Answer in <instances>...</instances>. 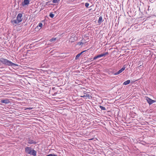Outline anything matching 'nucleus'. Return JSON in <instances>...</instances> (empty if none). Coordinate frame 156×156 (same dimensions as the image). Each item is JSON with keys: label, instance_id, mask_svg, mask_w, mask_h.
Listing matches in <instances>:
<instances>
[{"label": "nucleus", "instance_id": "nucleus-14", "mask_svg": "<svg viewBox=\"0 0 156 156\" xmlns=\"http://www.w3.org/2000/svg\"><path fill=\"white\" fill-rule=\"evenodd\" d=\"M60 1V0H53L52 2L53 3H58Z\"/></svg>", "mask_w": 156, "mask_h": 156}, {"label": "nucleus", "instance_id": "nucleus-11", "mask_svg": "<svg viewBox=\"0 0 156 156\" xmlns=\"http://www.w3.org/2000/svg\"><path fill=\"white\" fill-rule=\"evenodd\" d=\"M122 72V70L120 69L117 72L115 73H114V75H117L119 74L120 73H121Z\"/></svg>", "mask_w": 156, "mask_h": 156}, {"label": "nucleus", "instance_id": "nucleus-2", "mask_svg": "<svg viewBox=\"0 0 156 156\" xmlns=\"http://www.w3.org/2000/svg\"><path fill=\"white\" fill-rule=\"evenodd\" d=\"M23 14L22 13H19L16 17V20H13L11 21V22L14 25L15 24H18L21 22L22 21V17Z\"/></svg>", "mask_w": 156, "mask_h": 156}, {"label": "nucleus", "instance_id": "nucleus-21", "mask_svg": "<svg viewBox=\"0 0 156 156\" xmlns=\"http://www.w3.org/2000/svg\"><path fill=\"white\" fill-rule=\"evenodd\" d=\"M89 3H86L85 4V6L87 8H88L89 6Z\"/></svg>", "mask_w": 156, "mask_h": 156}, {"label": "nucleus", "instance_id": "nucleus-17", "mask_svg": "<svg viewBox=\"0 0 156 156\" xmlns=\"http://www.w3.org/2000/svg\"><path fill=\"white\" fill-rule=\"evenodd\" d=\"M56 40V38H52L50 39V41L52 42L53 41H55Z\"/></svg>", "mask_w": 156, "mask_h": 156}, {"label": "nucleus", "instance_id": "nucleus-18", "mask_svg": "<svg viewBox=\"0 0 156 156\" xmlns=\"http://www.w3.org/2000/svg\"><path fill=\"white\" fill-rule=\"evenodd\" d=\"M103 55V56H105L107 55H108V52H106L105 53L102 54Z\"/></svg>", "mask_w": 156, "mask_h": 156}, {"label": "nucleus", "instance_id": "nucleus-8", "mask_svg": "<svg viewBox=\"0 0 156 156\" xmlns=\"http://www.w3.org/2000/svg\"><path fill=\"white\" fill-rule=\"evenodd\" d=\"M28 143L29 144H36V142L34 141L33 140H28Z\"/></svg>", "mask_w": 156, "mask_h": 156}, {"label": "nucleus", "instance_id": "nucleus-9", "mask_svg": "<svg viewBox=\"0 0 156 156\" xmlns=\"http://www.w3.org/2000/svg\"><path fill=\"white\" fill-rule=\"evenodd\" d=\"M130 80H127V81H125L123 83V84L124 85H127L129 84V83H130Z\"/></svg>", "mask_w": 156, "mask_h": 156}, {"label": "nucleus", "instance_id": "nucleus-20", "mask_svg": "<svg viewBox=\"0 0 156 156\" xmlns=\"http://www.w3.org/2000/svg\"><path fill=\"white\" fill-rule=\"evenodd\" d=\"M126 67L125 66H123L122 68L121 69V70H122V72L123 71H124Z\"/></svg>", "mask_w": 156, "mask_h": 156}, {"label": "nucleus", "instance_id": "nucleus-12", "mask_svg": "<svg viewBox=\"0 0 156 156\" xmlns=\"http://www.w3.org/2000/svg\"><path fill=\"white\" fill-rule=\"evenodd\" d=\"M83 41V40H82L80 41V42H79L78 43V44L79 45H82L83 44V41Z\"/></svg>", "mask_w": 156, "mask_h": 156}, {"label": "nucleus", "instance_id": "nucleus-16", "mask_svg": "<svg viewBox=\"0 0 156 156\" xmlns=\"http://www.w3.org/2000/svg\"><path fill=\"white\" fill-rule=\"evenodd\" d=\"M46 156H58L57 155H55L54 154H49L48 155H47Z\"/></svg>", "mask_w": 156, "mask_h": 156}, {"label": "nucleus", "instance_id": "nucleus-10", "mask_svg": "<svg viewBox=\"0 0 156 156\" xmlns=\"http://www.w3.org/2000/svg\"><path fill=\"white\" fill-rule=\"evenodd\" d=\"M103 22L102 17L101 16H100L99 17V20H98V23H100Z\"/></svg>", "mask_w": 156, "mask_h": 156}, {"label": "nucleus", "instance_id": "nucleus-19", "mask_svg": "<svg viewBox=\"0 0 156 156\" xmlns=\"http://www.w3.org/2000/svg\"><path fill=\"white\" fill-rule=\"evenodd\" d=\"M98 58H99L98 55H97L95 57H94L93 58V59L91 60V61H93L94 60H95Z\"/></svg>", "mask_w": 156, "mask_h": 156}, {"label": "nucleus", "instance_id": "nucleus-22", "mask_svg": "<svg viewBox=\"0 0 156 156\" xmlns=\"http://www.w3.org/2000/svg\"><path fill=\"white\" fill-rule=\"evenodd\" d=\"M38 26L41 27H42L43 26L42 24L41 23H39L38 24Z\"/></svg>", "mask_w": 156, "mask_h": 156}, {"label": "nucleus", "instance_id": "nucleus-13", "mask_svg": "<svg viewBox=\"0 0 156 156\" xmlns=\"http://www.w3.org/2000/svg\"><path fill=\"white\" fill-rule=\"evenodd\" d=\"M49 16L51 18H53L54 16V15L53 13L52 12H51L49 14Z\"/></svg>", "mask_w": 156, "mask_h": 156}, {"label": "nucleus", "instance_id": "nucleus-24", "mask_svg": "<svg viewBox=\"0 0 156 156\" xmlns=\"http://www.w3.org/2000/svg\"><path fill=\"white\" fill-rule=\"evenodd\" d=\"M92 58H88V60H87L86 62H90V60H92Z\"/></svg>", "mask_w": 156, "mask_h": 156}, {"label": "nucleus", "instance_id": "nucleus-29", "mask_svg": "<svg viewBox=\"0 0 156 156\" xmlns=\"http://www.w3.org/2000/svg\"><path fill=\"white\" fill-rule=\"evenodd\" d=\"M79 54H80V55H82V54H83V53H82V52H81Z\"/></svg>", "mask_w": 156, "mask_h": 156}, {"label": "nucleus", "instance_id": "nucleus-1", "mask_svg": "<svg viewBox=\"0 0 156 156\" xmlns=\"http://www.w3.org/2000/svg\"><path fill=\"white\" fill-rule=\"evenodd\" d=\"M0 62L6 66L15 67L18 66V65L8 60L2 58H0Z\"/></svg>", "mask_w": 156, "mask_h": 156}, {"label": "nucleus", "instance_id": "nucleus-28", "mask_svg": "<svg viewBox=\"0 0 156 156\" xmlns=\"http://www.w3.org/2000/svg\"><path fill=\"white\" fill-rule=\"evenodd\" d=\"M150 6H148V10H149V9H150Z\"/></svg>", "mask_w": 156, "mask_h": 156}, {"label": "nucleus", "instance_id": "nucleus-23", "mask_svg": "<svg viewBox=\"0 0 156 156\" xmlns=\"http://www.w3.org/2000/svg\"><path fill=\"white\" fill-rule=\"evenodd\" d=\"M98 55V58H101V57L103 56L102 54H100V55Z\"/></svg>", "mask_w": 156, "mask_h": 156}, {"label": "nucleus", "instance_id": "nucleus-7", "mask_svg": "<svg viewBox=\"0 0 156 156\" xmlns=\"http://www.w3.org/2000/svg\"><path fill=\"white\" fill-rule=\"evenodd\" d=\"M29 0H24L23 2H22V5L24 6L25 5H27L29 4Z\"/></svg>", "mask_w": 156, "mask_h": 156}, {"label": "nucleus", "instance_id": "nucleus-6", "mask_svg": "<svg viewBox=\"0 0 156 156\" xmlns=\"http://www.w3.org/2000/svg\"><path fill=\"white\" fill-rule=\"evenodd\" d=\"M145 98L146 100L149 105H151L153 103L156 102L155 101L152 100L151 99L148 98L147 97H145Z\"/></svg>", "mask_w": 156, "mask_h": 156}, {"label": "nucleus", "instance_id": "nucleus-27", "mask_svg": "<svg viewBox=\"0 0 156 156\" xmlns=\"http://www.w3.org/2000/svg\"><path fill=\"white\" fill-rule=\"evenodd\" d=\"M28 109H31L33 108H27Z\"/></svg>", "mask_w": 156, "mask_h": 156}, {"label": "nucleus", "instance_id": "nucleus-15", "mask_svg": "<svg viewBox=\"0 0 156 156\" xmlns=\"http://www.w3.org/2000/svg\"><path fill=\"white\" fill-rule=\"evenodd\" d=\"M80 54L79 53L76 56V58H75V59H77L80 56Z\"/></svg>", "mask_w": 156, "mask_h": 156}, {"label": "nucleus", "instance_id": "nucleus-5", "mask_svg": "<svg viewBox=\"0 0 156 156\" xmlns=\"http://www.w3.org/2000/svg\"><path fill=\"white\" fill-rule=\"evenodd\" d=\"M0 102L5 104H10L11 103V101L10 99H2L0 101Z\"/></svg>", "mask_w": 156, "mask_h": 156}, {"label": "nucleus", "instance_id": "nucleus-30", "mask_svg": "<svg viewBox=\"0 0 156 156\" xmlns=\"http://www.w3.org/2000/svg\"><path fill=\"white\" fill-rule=\"evenodd\" d=\"M104 107L102 106H100V107Z\"/></svg>", "mask_w": 156, "mask_h": 156}, {"label": "nucleus", "instance_id": "nucleus-4", "mask_svg": "<svg viewBox=\"0 0 156 156\" xmlns=\"http://www.w3.org/2000/svg\"><path fill=\"white\" fill-rule=\"evenodd\" d=\"M84 93L83 96H81V97L84 98L85 99H90L92 98V96L90 94L89 92Z\"/></svg>", "mask_w": 156, "mask_h": 156}, {"label": "nucleus", "instance_id": "nucleus-26", "mask_svg": "<svg viewBox=\"0 0 156 156\" xmlns=\"http://www.w3.org/2000/svg\"><path fill=\"white\" fill-rule=\"evenodd\" d=\"M86 51V50L83 51H82V53H83V52H85Z\"/></svg>", "mask_w": 156, "mask_h": 156}, {"label": "nucleus", "instance_id": "nucleus-3", "mask_svg": "<svg viewBox=\"0 0 156 156\" xmlns=\"http://www.w3.org/2000/svg\"><path fill=\"white\" fill-rule=\"evenodd\" d=\"M25 152L28 154L35 156L36 155V152L34 150H32L30 147H26L25 149Z\"/></svg>", "mask_w": 156, "mask_h": 156}, {"label": "nucleus", "instance_id": "nucleus-25", "mask_svg": "<svg viewBox=\"0 0 156 156\" xmlns=\"http://www.w3.org/2000/svg\"><path fill=\"white\" fill-rule=\"evenodd\" d=\"M101 110H106V109H105V108H101Z\"/></svg>", "mask_w": 156, "mask_h": 156}]
</instances>
